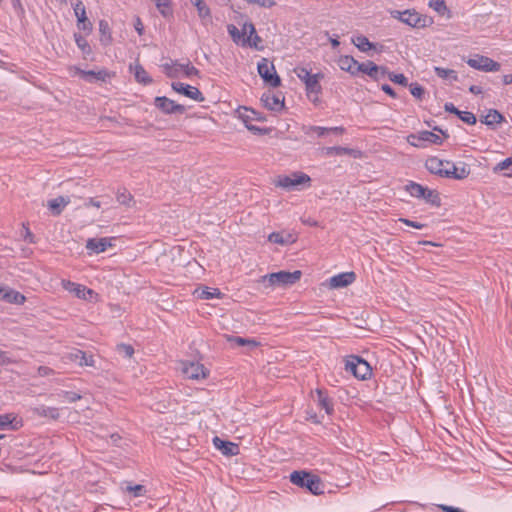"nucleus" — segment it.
Instances as JSON below:
<instances>
[{
    "mask_svg": "<svg viewBox=\"0 0 512 512\" xmlns=\"http://www.w3.org/2000/svg\"><path fill=\"white\" fill-rule=\"evenodd\" d=\"M301 271L294 272L279 271L260 277L257 282L264 290H274L276 288H286L298 282L301 278Z\"/></svg>",
    "mask_w": 512,
    "mask_h": 512,
    "instance_id": "nucleus-1",
    "label": "nucleus"
},
{
    "mask_svg": "<svg viewBox=\"0 0 512 512\" xmlns=\"http://www.w3.org/2000/svg\"><path fill=\"white\" fill-rule=\"evenodd\" d=\"M393 19L411 28H425L433 23V19L427 15L420 14L415 9H407L404 11L391 10L389 12Z\"/></svg>",
    "mask_w": 512,
    "mask_h": 512,
    "instance_id": "nucleus-2",
    "label": "nucleus"
},
{
    "mask_svg": "<svg viewBox=\"0 0 512 512\" xmlns=\"http://www.w3.org/2000/svg\"><path fill=\"white\" fill-rule=\"evenodd\" d=\"M274 185L289 191L301 190L311 186V178L303 172H293L289 175L277 176Z\"/></svg>",
    "mask_w": 512,
    "mask_h": 512,
    "instance_id": "nucleus-3",
    "label": "nucleus"
},
{
    "mask_svg": "<svg viewBox=\"0 0 512 512\" xmlns=\"http://www.w3.org/2000/svg\"><path fill=\"white\" fill-rule=\"evenodd\" d=\"M290 481L294 485L307 488L315 495L322 493V483L316 475L304 471H294L290 474Z\"/></svg>",
    "mask_w": 512,
    "mask_h": 512,
    "instance_id": "nucleus-4",
    "label": "nucleus"
},
{
    "mask_svg": "<svg viewBox=\"0 0 512 512\" xmlns=\"http://www.w3.org/2000/svg\"><path fill=\"white\" fill-rule=\"evenodd\" d=\"M161 68L169 78L199 76V70L191 65L189 61L183 64L177 61H170L162 64Z\"/></svg>",
    "mask_w": 512,
    "mask_h": 512,
    "instance_id": "nucleus-5",
    "label": "nucleus"
},
{
    "mask_svg": "<svg viewBox=\"0 0 512 512\" xmlns=\"http://www.w3.org/2000/svg\"><path fill=\"white\" fill-rule=\"evenodd\" d=\"M257 70L261 78L270 86L278 87L280 85L281 80L276 73L275 66L267 58H262L258 62Z\"/></svg>",
    "mask_w": 512,
    "mask_h": 512,
    "instance_id": "nucleus-6",
    "label": "nucleus"
},
{
    "mask_svg": "<svg viewBox=\"0 0 512 512\" xmlns=\"http://www.w3.org/2000/svg\"><path fill=\"white\" fill-rule=\"evenodd\" d=\"M345 369L351 372L355 377L363 380L371 374L369 364L357 356H350L346 360Z\"/></svg>",
    "mask_w": 512,
    "mask_h": 512,
    "instance_id": "nucleus-7",
    "label": "nucleus"
},
{
    "mask_svg": "<svg viewBox=\"0 0 512 512\" xmlns=\"http://www.w3.org/2000/svg\"><path fill=\"white\" fill-rule=\"evenodd\" d=\"M179 368L185 377L192 380L205 379L209 373L200 362L181 361Z\"/></svg>",
    "mask_w": 512,
    "mask_h": 512,
    "instance_id": "nucleus-8",
    "label": "nucleus"
},
{
    "mask_svg": "<svg viewBox=\"0 0 512 512\" xmlns=\"http://www.w3.org/2000/svg\"><path fill=\"white\" fill-rule=\"evenodd\" d=\"M467 64L480 71L484 72H498L501 68L500 63L484 55H475L473 58H469Z\"/></svg>",
    "mask_w": 512,
    "mask_h": 512,
    "instance_id": "nucleus-9",
    "label": "nucleus"
},
{
    "mask_svg": "<svg viewBox=\"0 0 512 512\" xmlns=\"http://www.w3.org/2000/svg\"><path fill=\"white\" fill-rule=\"evenodd\" d=\"M470 167L465 162H459L457 164L446 161L444 177L452 178L456 180L466 179L470 175Z\"/></svg>",
    "mask_w": 512,
    "mask_h": 512,
    "instance_id": "nucleus-10",
    "label": "nucleus"
},
{
    "mask_svg": "<svg viewBox=\"0 0 512 512\" xmlns=\"http://www.w3.org/2000/svg\"><path fill=\"white\" fill-rule=\"evenodd\" d=\"M71 5L77 18V27L86 33H90L92 31V23L86 16V9L82 1L71 0Z\"/></svg>",
    "mask_w": 512,
    "mask_h": 512,
    "instance_id": "nucleus-11",
    "label": "nucleus"
},
{
    "mask_svg": "<svg viewBox=\"0 0 512 512\" xmlns=\"http://www.w3.org/2000/svg\"><path fill=\"white\" fill-rule=\"evenodd\" d=\"M62 287L80 299L92 301L97 296L92 289L68 280L62 281Z\"/></svg>",
    "mask_w": 512,
    "mask_h": 512,
    "instance_id": "nucleus-12",
    "label": "nucleus"
},
{
    "mask_svg": "<svg viewBox=\"0 0 512 512\" xmlns=\"http://www.w3.org/2000/svg\"><path fill=\"white\" fill-rule=\"evenodd\" d=\"M171 87L175 92H177L181 95H184L187 98H190L194 101H197V102L204 101V97H203L201 91L197 87H194V86H191L188 84H184L182 82H173Z\"/></svg>",
    "mask_w": 512,
    "mask_h": 512,
    "instance_id": "nucleus-13",
    "label": "nucleus"
},
{
    "mask_svg": "<svg viewBox=\"0 0 512 512\" xmlns=\"http://www.w3.org/2000/svg\"><path fill=\"white\" fill-rule=\"evenodd\" d=\"M155 106L165 114H182L185 112L183 105L175 103L173 100L167 97H156Z\"/></svg>",
    "mask_w": 512,
    "mask_h": 512,
    "instance_id": "nucleus-14",
    "label": "nucleus"
},
{
    "mask_svg": "<svg viewBox=\"0 0 512 512\" xmlns=\"http://www.w3.org/2000/svg\"><path fill=\"white\" fill-rule=\"evenodd\" d=\"M408 142L416 147L422 146V142L441 144V137L431 131H422L418 135L411 134L407 137Z\"/></svg>",
    "mask_w": 512,
    "mask_h": 512,
    "instance_id": "nucleus-15",
    "label": "nucleus"
},
{
    "mask_svg": "<svg viewBox=\"0 0 512 512\" xmlns=\"http://www.w3.org/2000/svg\"><path fill=\"white\" fill-rule=\"evenodd\" d=\"M114 238H90L86 242V249L90 253L99 254L113 246Z\"/></svg>",
    "mask_w": 512,
    "mask_h": 512,
    "instance_id": "nucleus-16",
    "label": "nucleus"
},
{
    "mask_svg": "<svg viewBox=\"0 0 512 512\" xmlns=\"http://www.w3.org/2000/svg\"><path fill=\"white\" fill-rule=\"evenodd\" d=\"M323 78V73H316L313 74V76L305 83L307 96L312 102H316L318 100V95L322 89L319 82Z\"/></svg>",
    "mask_w": 512,
    "mask_h": 512,
    "instance_id": "nucleus-17",
    "label": "nucleus"
},
{
    "mask_svg": "<svg viewBox=\"0 0 512 512\" xmlns=\"http://www.w3.org/2000/svg\"><path fill=\"white\" fill-rule=\"evenodd\" d=\"M356 279L354 272H344L331 277L328 286L331 289L344 288L351 285Z\"/></svg>",
    "mask_w": 512,
    "mask_h": 512,
    "instance_id": "nucleus-18",
    "label": "nucleus"
},
{
    "mask_svg": "<svg viewBox=\"0 0 512 512\" xmlns=\"http://www.w3.org/2000/svg\"><path fill=\"white\" fill-rule=\"evenodd\" d=\"M268 241L282 246L290 245L297 241V234L286 230L272 232L268 236Z\"/></svg>",
    "mask_w": 512,
    "mask_h": 512,
    "instance_id": "nucleus-19",
    "label": "nucleus"
},
{
    "mask_svg": "<svg viewBox=\"0 0 512 512\" xmlns=\"http://www.w3.org/2000/svg\"><path fill=\"white\" fill-rule=\"evenodd\" d=\"M360 72L367 74L374 80H381L385 78L387 69L383 66H378L372 61L361 63Z\"/></svg>",
    "mask_w": 512,
    "mask_h": 512,
    "instance_id": "nucleus-20",
    "label": "nucleus"
},
{
    "mask_svg": "<svg viewBox=\"0 0 512 512\" xmlns=\"http://www.w3.org/2000/svg\"><path fill=\"white\" fill-rule=\"evenodd\" d=\"M261 102L265 108L271 111H281L284 107V99L273 92L264 93Z\"/></svg>",
    "mask_w": 512,
    "mask_h": 512,
    "instance_id": "nucleus-21",
    "label": "nucleus"
},
{
    "mask_svg": "<svg viewBox=\"0 0 512 512\" xmlns=\"http://www.w3.org/2000/svg\"><path fill=\"white\" fill-rule=\"evenodd\" d=\"M75 74L79 75L83 80L87 82H104L107 77H110V74L106 70H81L79 68H74Z\"/></svg>",
    "mask_w": 512,
    "mask_h": 512,
    "instance_id": "nucleus-22",
    "label": "nucleus"
},
{
    "mask_svg": "<svg viewBox=\"0 0 512 512\" xmlns=\"http://www.w3.org/2000/svg\"><path fill=\"white\" fill-rule=\"evenodd\" d=\"M243 33L246 34V39L248 40V42H245V46L258 49L262 40L257 35L256 29L252 22L247 20L243 22Z\"/></svg>",
    "mask_w": 512,
    "mask_h": 512,
    "instance_id": "nucleus-23",
    "label": "nucleus"
},
{
    "mask_svg": "<svg viewBox=\"0 0 512 512\" xmlns=\"http://www.w3.org/2000/svg\"><path fill=\"white\" fill-rule=\"evenodd\" d=\"M337 63L341 70L349 72L352 75H355L358 72H360L361 63H358L351 56H341L338 59Z\"/></svg>",
    "mask_w": 512,
    "mask_h": 512,
    "instance_id": "nucleus-24",
    "label": "nucleus"
},
{
    "mask_svg": "<svg viewBox=\"0 0 512 512\" xmlns=\"http://www.w3.org/2000/svg\"><path fill=\"white\" fill-rule=\"evenodd\" d=\"M66 358L71 362H78L80 366H94L93 356L87 355L81 350H74L68 353Z\"/></svg>",
    "mask_w": 512,
    "mask_h": 512,
    "instance_id": "nucleus-25",
    "label": "nucleus"
},
{
    "mask_svg": "<svg viewBox=\"0 0 512 512\" xmlns=\"http://www.w3.org/2000/svg\"><path fill=\"white\" fill-rule=\"evenodd\" d=\"M213 443L217 449H219L226 456H234L239 453V447L237 444L224 441L219 437L213 439Z\"/></svg>",
    "mask_w": 512,
    "mask_h": 512,
    "instance_id": "nucleus-26",
    "label": "nucleus"
},
{
    "mask_svg": "<svg viewBox=\"0 0 512 512\" xmlns=\"http://www.w3.org/2000/svg\"><path fill=\"white\" fill-rule=\"evenodd\" d=\"M193 295L198 299L209 300L212 298H222L223 294L218 288H211L207 286L199 287L194 290Z\"/></svg>",
    "mask_w": 512,
    "mask_h": 512,
    "instance_id": "nucleus-27",
    "label": "nucleus"
},
{
    "mask_svg": "<svg viewBox=\"0 0 512 512\" xmlns=\"http://www.w3.org/2000/svg\"><path fill=\"white\" fill-rule=\"evenodd\" d=\"M428 7L435 11L438 15L446 17L447 19L452 17V12L446 5L445 0H430L428 2Z\"/></svg>",
    "mask_w": 512,
    "mask_h": 512,
    "instance_id": "nucleus-28",
    "label": "nucleus"
},
{
    "mask_svg": "<svg viewBox=\"0 0 512 512\" xmlns=\"http://www.w3.org/2000/svg\"><path fill=\"white\" fill-rule=\"evenodd\" d=\"M237 22L243 26L241 21L237 20ZM227 31L236 44L245 46V42H248L246 39V34L243 33V28L239 30L234 24H228Z\"/></svg>",
    "mask_w": 512,
    "mask_h": 512,
    "instance_id": "nucleus-29",
    "label": "nucleus"
},
{
    "mask_svg": "<svg viewBox=\"0 0 512 512\" xmlns=\"http://www.w3.org/2000/svg\"><path fill=\"white\" fill-rule=\"evenodd\" d=\"M33 413L40 417H45L52 420H57L60 417V412L58 408L48 407L45 405H40L33 408Z\"/></svg>",
    "mask_w": 512,
    "mask_h": 512,
    "instance_id": "nucleus-30",
    "label": "nucleus"
},
{
    "mask_svg": "<svg viewBox=\"0 0 512 512\" xmlns=\"http://www.w3.org/2000/svg\"><path fill=\"white\" fill-rule=\"evenodd\" d=\"M445 163L446 161H443L437 157H431L426 161L425 166L431 173L444 177Z\"/></svg>",
    "mask_w": 512,
    "mask_h": 512,
    "instance_id": "nucleus-31",
    "label": "nucleus"
},
{
    "mask_svg": "<svg viewBox=\"0 0 512 512\" xmlns=\"http://www.w3.org/2000/svg\"><path fill=\"white\" fill-rule=\"evenodd\" d=\"M69 202L68 197L59 196L49 200L47 206L54 215H59Z\"/></svg>",
    "mask_w": 512,
    "mask_h": 512,
    "instance_id": "nucleus-32",
    "label": "nucleus"
},
{
    "mask_svg": "<svg viewBox=\"0 0 512 512\" xmlns=\"http://www.w3.org/2000/svg\"><path fill=\"white\" fill-rule=\"evenodd\" d=\"M1 298L9 303L23 304L25 302V296L14 290L0 289Z\"/></svg>",
    "mask_w": 512,
    "mask_h": 512,
    "instance_id": "nucleus-33",
    "label": "nucleus"
},
{
    "mask_svg": "<svg viewBox=\"0 0 512 512\" xmlns=\"http://www.w3.org/2000/svg\"><path fill=\"white\" fill-rule=\"evenodd\" d=\"M130 70L134 72V76L138 82L144 84L151 83L152 79L148 76L145 69L138 62L131 64Z\"/></svg>",
    "mask_w": 512,
    "mask_h": 512,
    "instance_id": "nucleus-34",
    "label": "nucleus"
},
{
    "mask_svg": "<svg viewBox=\"0 0 512 512\" xmlns=\"http://www.w3.org/2000/svg\"><path fill=\"white\" fill-rule=\"evenodd\" d=\"M353 44L362 52L376 50V44L371 43L367 37L363 35L356 36L352 39Z\"/></svg>",
    "mask_w": 512,
    "mask_h": 512,
    "instance_id": "nucleus-35",
    "label": "nucleus"
},
{
    "mask_svg": "<svg viewBox=\"0 0 512 512\" xmlns=\"http://www.w3.org/2000/svg\"><path fill=\"white\" fill-rule=\"evenodd\" d=\"M195 8L197 9L198 17L201 19L203 24L211 23V10L204 1L198 2V5H196Z\"/></svg>",
    "mask_w": 512,
    "mask_h": 512,
    "instance_id": "nucleus-36",
    "label": "nucleus"
},
{
    "mask_svg": "<svg viewBox=\"0 0 512 512\" xmlns=\"http://www.w3.org/2000/svg\"><path fill=\"white\" fill-rule=\"evenodd\" d=\"M100 41L103 45H109L112 42V35L107 21L100 20L99 22Z\"/></svg>",
    "mask_w": 512,
    "mask_h": 512,
    "instance_id": "nucleus-37",
    "label": "nucleus"
},
{
    "mask_svg": "<svg viewBox=\"0 0 512 512\" xmlns=\"http://www.w3.org/2000/svg\"><path fill=\"white\" fill-rule=\"evenodd\" d=\"M19 423L20 422L17 420V417L12 413L0 415L1 429H5L9 426H11L12 429H17Z\"/></svg>",
    "mask_w": 512,
    "mask_h": 512,
    "instance_id": "nucleus-38",
    "label": "nucleus"
},
{
    "mask_svg": "<svg viewBox=\"0 0 512 512\" xmlns=\"http://www.w3.org/2000/svg\"><path fill=\"white\" fill-rule=\"evenodd\" d=\"M227 340L237 346H248L250 349H254L259 345L254 339H246L238 336H229Z\"/></svg>",
    "mask_w": 512,
    "mask_h": 512,
    "instance_id": "nucleus-39",
    "label": "nucleus"
},
{
    "mask_svg": "<svg viewBox=\"0 0 512 512\" xmlns=\"http://www.w3.org/2000/svg\"><path fill=\"white\" fill-rule=\"evenodd\" d=\"M405 190L413 197L421 198L425 195L427 192V188L423 187L422 185L410 182L405 186Z\"/></svg>",
    "mask_w": 512,
    "mask_h": 512,
    "instance_id": "nucleus-40",
    "label": "nucleus"
},
{
    "mask_svg": "<svg viewBox=\"0 0 512 512\" xmlns=\"http://www.w3.org/2000/svg\"><path fill=\"white\" fill-rule=\"evenodd\" d=\"M317 401L318 405L323 408L328 415H330L333 411V405L330 399L322 390H317Z\"/></svg>",
    "mask_w": 512,
    "mask_h": 512,
    "instance_id": "nucleus-41",
    "label": "nucleus"
},
{
    "mask_svg": "<svg viewBox=\"0 0 512 512\" xmlns=\"http://www.w3.org/2000/svg\"><path fill=\"white\" fill-rule=\"evenodd\" d=\"M503 116L497 110H490L482 119L481 122L490 126L493 124L501 123Z\"/></svg>",
    "mask_w": 512,
    "mask_h": 512,
    "instance_id": "nucleus-42",
    "label": "nucleus"
},
{
    "mask_svg": "<svg viewBox=\"0 0 512 512\" xmlns=\"http://www.w3.org/2000/svg\"><path fill=\"white\" fill-rule=\"evenodd\" d=\"M434 71H435L436 75L439 78H442V79H445V80H450V81H457L458 80V76H457L456 71H454L452 69H447V68H442V67H435Z\"/></svg>",
    "mask_w": 512,
    "mask_h": 512,
    "instance_id": "nucleus-43",
    "label": "nucleus"
},
{
    "mask_svg": "<svg viewBox=\"0 0 512 512\" xmlns=\"http://www.w3.org/2000/svg\"><path fill=\"white\" fill-rule=\"evenodd\" d=\"M325 152L327 155H354L355 156V150L346 148V147H327L325 148Z\"/></svg>",
    "mask_w": 512,
    "mask_h": 512,
    "instance_id": "nucleus-44",
    "label": "nucleus"
},
{
    "mask_svg": "<svg viewBox=\"0 0 512 512\" xmlns=\"http://www.w3.org/2000/svg\"><path fill=\"white\" fill-rule=\"evenodd\" d=\"M239 118L243 120V122L246 124H249L248 122L251 120H260V118L256 117V112L253 110H249L247 108H243L242 110H238Z\"/></svg>",
    "mask_w": 512,
    "mask_h": 512,
    "instance_id": "nucleus-45",
    "label": "nucleus"
},
{
    "mask_svg": "<svg viewBox=\"0 0 512 512\" xmlns=\"http://www.w3.org/2000/svg\"><path fill=\"white\" fill-rule=\"evenodd\" d=\"M294 73L304 84L313 76V74H311L305 67H296L294 69Z\"/></svg>",
    "mask_w": 512,
    "mask_h": 512,
    "instance_id": "nucleus-46",
    "label": "nucleus"
},
{
    "mask_svg": "<svg viewBox=\"0 0 512 512\" xmlns=\"http://www.w3.org/2000/svg\"><path fill=\"white\" fill-rule=\"evenodd\" d=\"M74 37H75V42H76L78 48H80L83 53L89 54L91 52V48H90L88 42L86 41V39L83 36L78 35V34H75Z\"/></svg>",
    "mask_w": 512,
    "mask_h": 512,
    "instance_id": "nucleus-47",
    "label": "nucleus"
},
{
    "mask_svg": "<svg viewBox=\"0 0 512 512\" xmlns=\"http://www.w3.org/2000/svg\"><path fill=\"white\" fill-rule=\"evenodd\" d=\"M126 491L133 494L135 497H141L146 494V488L143 485L137 484V485H129L126 487Z\"/></svg>",
    "mask_w": 512,
    "mask_h": 512,
    "instance_id": "nucleus-48",
    "label": "nucleus"
},
{
    "mask_svg": "<svg viewBox=\"0 0 512 512\" xmlns=\"http://www.w3.org/2000/svg\"><path fill=\"white\" fill-rule=\"evenodd\" d=\"M409 89H410L411 94L419 100H421L423 98V96L425 95L424 88L416 82L411 83L409 85Z\"/></svg>",
    "mask_w": 512,
    "mask_h": 512,
    "instance_id": "nucleus-49",
    "label": "nucleus"
},
{
    "mask_svg": "<svg viewBox=\"0 0 512 512\" xmlns=\"http://www.w3.org/2000/svg\"><path fill=\"white\" fill-rule=\"evenodd\" d=\"M421 198L425 199L427 202L434 204V205L440 204V199H439L438 193L434 190L427 189V192Z\"/></svg>",
    "mask_w": 512,
    "mask_h": 512,
    "instance_id": "nucleus-50",
    "label": "nucleus"
},
{
    "mask_svg": "<svg viewBox=\"0 0 512 512\" xmlns=\"http://www.w3.org/2000/svg\"><path fill=\"white\" fill-rule=\"evenodd\" d=\"M388 78L399 85L406 86L408 84L407 78L403 74H395L387 71Z\"/></svg>",
    "mask_w": 512,
    "mask_h": 512,
    "instance_id": "nucleus-51",
    "label": "nucleus"
},
{
    "mask_svg": "<svg viewBox=\"0 0 512 512\" xmlns=\"http://www.w3.org/2000/svg\"><path fill=\"white\" fill-rule=\"evenodd\" d=\"M458 116L463 122H465L469 125H473L477 121L475 115L469 111H460Z\"/></svg>",
    "mask_w": 512,
    "mask_h": 512,
    "instance_id": "nucleus-52",
    "label": "nucleus"
},
{
    "mask_svg": "<svg viewBox=\"0 0 512 512\" xmlns=\"http://www.w3.org/2000/svg\"><path fill=\"white\" fill-rule=\"evenodd\" d=\"M249 4L256 5L262 8H272L276 5L275 0H245Z\"/></svg>",
    "mask_w": 512,
    "mask_h": 512,
    "instance_id": "nucleus-53",
    "label": "nucleus"
},
{
    "mask_svg": "<svg viewBox=\"0 0 512 512\" xmlns=\"http://www.w3.org/2000/svg\"><path fill=\"white\" fill-rule=\"evenodd\" d=\"M117 200L119 203L129 206L130 202L132 201V196L126 191L118 192Z\"/></svg>",
    "mask_w": 512,
    "mask_h": 512,
    "instance_id": "nucleus-54",
    "label": "nucleus"
},
{
    "mask_svg": "<svg viewBox=\"0 0 512 512\" xmlns=\"http://www.w3.org/2000/svg\"><path fill=\"white\" fill-rule=\"evenodd\" d=\"M328 132V128L318 127V126H310L306 129V134L316 133L318 136H323Z\"/></svg>",
    "mask_w": 512,
    "mask_h": 512,
    "instance_id": "nucleus-55",
    "label": "nucleus"
},
{
    "mask_svg": "<svg viewBox=\"0 0 512 512\" xmlns=\"http://www.w3.org/2000/svg\"><path fill=\"white\" fill-rule=\"evenodd\" d=\"M68 402L73 403L81 399V395L72 391H63L61 394Z\"/></svg>",
    "mask_w": 512,
    "mask_h": 512,
    "instance_id": "nucleus-56",
    "label": "nucleus"
},
{
    "mask_svg": "<svg viewBox=\"0 0 512 512\" xmlns=\"http://www.w3.org/2000/svg\"><path fill=\"white\" fill-rule=\"evenodd\" d=\"M510 166H512V158H507L500 163H498L494 168L493 171L499 172L508 169Z\"/></svg>",
    "mask_w": 512,
    "mask_h": 512,
    "instance_id": "nucleus-57",
    "label": "nucleus"
},
{
    "mask_svg": "<svg viewBox=\"0 0 512 512\" xmlns=\"http://www.w3.org/2000/svg\"><path fill=\"white\" fill-rule=\"evenodd\" d=\"M118 351L124 353L127 357H132L134 354V349L131 345L128 344H120L117 347Z\"/></svg>",
    "mask_w": 512,
    "mask_h": 512,
    "instance_id": "nucleus-58",
    "label": "nucleus"
},
{
    "mask_svg": "<svg viewBox=\"0 0 512 512\" xmlns=\"http://www.w3.org/2000/svg\"><path fill=\"white\" fill-rule=\"evenodd\" d=\"M400 222L410 226V227H413V228H416V229H422L424 228L426 225L425 224H422V223H419V222H415V221H411L409 219H406V218H400L399 219Z\"/></svg>",
    "mask_w": 512,
    "mask_h": 512,
    "instance_id": "nucleus-59",
    "label": "nucleus"
},
{
    "mask_svg": "<svg viewBox=\"0 0 512 512\" xmlns=\"http://www.w3.org/2000/svg\"><path fill=\"white\" fill-rule=\"evenodd\" d=\"M246 128H247L249 131H251V132H253V133H255V134H256V133H258V134H264V133L266 132V130H265V129H263V128H259V127H257V126L251 125V124H246Z\"/></svg>",
    "mask_w": 512,
    "mask_h": 512,
    "instance_id": "nucleus-60",
    "label": "nucleus"
},
{
    "mask_svg": "<svg viewBox=\"0 0 512 512\" xmlns=\"http://www.w3.org/2000/svg\"><path fill=\"white\" fill-rule=\"evenodd\" d=\"M444 109H445V111L456 114V115H458L460 112V110H458L452 103H446L444 105Z\"/></svg>",
    "mask_w": 512,
    "mask_h": 512,
    "instance_id": "nucleus-61",
    "label": "nucleus"
},
{
    "mask_svg": "<svg viewBox=\"0 0 512 512\" xmlns=\"http://www.w3.org/2000/svg\"><path fill=\"white\" fill-rule=\"evenodd\" d=\"M381 89L387 93L388 95H390L391 97H396V93L394 92V90L392 89L391 86H389L388 84H383Z\"/></svg>",
    "mask_w": 512,
    "mask_h": 512,
    "instance_id": "nucleus-62",
    "label": "nucleus"
},
{
    "mask_svg": "<svg viewBox=\"0 0 512 512\" xmlns=\"http://www.w3.org/2000/svg\"><path fill=\"white\" fill-rule=\"evenodd\" d=\"M439 507L444 512H463L459 508H455V507H452V506L440 505Z\"/></svg>",
    "mask_w": 512,
    "mask_h": 512,
    "instance_id": "nucleus-63",
    "label": "nucleus"
},
{
    "mask_svg": "<svg viewBox=\"0 0 512 512\" xmlns=\"http://www.w3.org/2000/svg\"><path fill=\"white\" fill-rule=\"evenodd\" d=\"M135 29L136 31L138 32L139 35H142L143 34V24L141 22V20L139 18H137L136 22H135Z\"/></svg>",
    "mask_w": 512,
    "mask_h": 512,
    "instance_id": "nucleus-64",
    "label": "nucleus"
}]
</instances>
